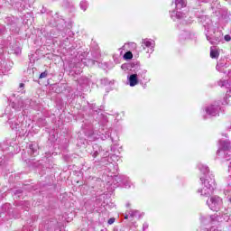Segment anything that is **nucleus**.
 <instances>
[{
  "instance_id": "obj_2",
  "label": "nucleus",
  "mask_w": 231,
  "mask_h": 231,
  "mask_svg": "<svg viewBox=\"0 0 231 231\" xmlns=\"http://www.w3.org/2000/svg\"><path fill=\"white\" fill-rule=\"evenodd\" d=\"M129 86L131 88H134V86H137L138 84V75L137 74H132L128 78Z\"/></svg>"
},
{
  "instance_id": "obj_3",
  "label": "nucleus",
  "mask_w": 231,
  "mask_h": 231,
  "mask_svg": "<svg viewBox=\"0 0 231 231\" xmlns=\"http://www.w3.org/2000/svg\"><path fill=\"white\" fill-rule=\"evenodd\" d=\"M143 49L148 48L147 53L152 52V42L144 40L143 41Z\"/></svg>"
},
{
  "instance_id": "obj_1",
  "label": "nucleus",
  "mask_w": 231,
  "mask_h": 231,
  "mask_svg": "<svg viewBox=\"0 0 231 231\" xmlns=\"http://www.w3.org/2000/svg\"><path fill=\"white\" fill-rule=\"evenodd\" d=\"M216 187V180L213 179H207L204 181V188L201 189L202 196H208L214 190Z\"/></svg>"
},
{
  "instance_id": "obj_6",
  "label": "nucleus",
  "mask_w": 231,
  "mask_h": 231,
  "mask_svg": "<svg viewBox=\"0 0 231 231\" xmlns=\"http://www.w3.org/2000/svg\"><path fill=\"white\" fill-rule=\"evenodd\" d=\"M210 57H211V59H218L219 58V51L217 49L211 47Z\"/></svg>"
},
{
  "instance_id": "obj_10",
  "label": "nucleus",
  "mask_w": 231,
  "mask_h": 231,
  "mask_svg": "<svg viewBox=\"0 0 231 231\" xmlns=\"http://www.w3.org/2000/svg\"><path fill=\"white\" fill-rule=\"evenodd\" d=\"M115 221H116L115 217L108 219V225H113V223H115Z\"/></svg>"
},
{
  "instance_id": "obj_8",
  "label": "nucleus",
  "mask_w": 231,
  "mask_h": 231,
  "mask_svg": "<svg viewBox=\"0 0 231 231\" xmlns=\"http://www.w3.org/2000/svg\"><path fill=\"white\" fill-rule=\"evenodd\" d=\"M47 77H48V72H47V71H44V72H42V73L40 75L39 79H46Z\"/></svg>"
},
{
  "instance_id": "obj_11",
  "label": "nucleus",
  "mask_w": 231,
  "mask_h": 231,
  "mask_svg": "<svg viewBox=\"0 0 231 231\" xmlns=\"http://www.w3.org/2000/svg\"><path fill=\"white\" fill-rule=\"evenodd\" d=\"M177 17H179V19H181V17H183V15L180 14V12L177 13Z\"/></svg>"
},
{
  "instance_id": "obj_9",
  "label": "nucleus",
  "mask_w": 231,
  "mask_h": 231,
  "mask_svg": "<svg viewBox=\"0 0 231 231\" xmlns=\"http://www.w3.org/2000/svg\"><path fill=\"white\" fill-rule=\"evenodd\" d=\"M224 39H225V41H226V42H230V41H231L230 35H226Z\"/></svg>"
},
{
  "instance_id": "obj_7",
  "label": "nucleus",
  "mask_w": 231,
  "mask_h": 231,
  "mask_svg": "<svg viewBox=\"0 0 231 231\" xmlns=\"http://www.w3.org/2000/svg\"><path fill=\"white\" fill-rule=\"evenodd\" d=\"M124 59L125 60H131V59H133V52L128 51L124 55Z\"/></svg>"
},
{
  "instance_id": "obj_5",
  "label": "nucleus",
  "mask_w": 231,
  "mask_h": 231,
  "mask_svg": "<svg viewBox=\"0 0 231 231\" xmlns=\"http://www.w3.org/2000/svg\"><path fill=\"white\" fill-rule=\"evenodd\" d=\"M217 203H219V198L217 197L211 198L210 200L208 201V205H209L211 208H214V207H216Z\"/></svg>"
},
{
  "instance_id": "obj_4",
  "label": "nucleus",
  "mask_w": 231,
  "mask_h": 231,
  "mask_svg": "<svg viewBox=\"0 0 231 231\" xmlns=\"http://www.w3.org/2000/svg\"><path fill=\"white\" fill-rule=\"evenodd\" d=\"M177 10H181L184 6H187V0H176L175 1Z\"/></svg>"
},
{
  "instance_id": "obj_12",
  "label": "nucleus",
  "mask_w": 231,
  "mask_h": 231,
  "mask_svg": "<svg viewBox=\"0 0 231 231\" xmlns=\"http://www.w3.org/2000/svg\"><path fill=\"white\" fill-rule=\"evenodd\" d=\"M125 219H127V218H128V217H127V216H125Z\"/></svg>"
}]
</instances>
